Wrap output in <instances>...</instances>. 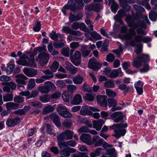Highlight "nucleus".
Masks as SVG:
<instances>
[{
  "label": "nucleus",
  "mask_w": 157,
  "mask_h": 157,
  "mask_svg": "<svg viewBox=\"0 0 157 157\" xmlns=\"http://www.w3.org/2000/svg\"><path fill=\"white\" fill-rule=\"evenodd\" d=\"M19 106V104L13 102H9L6 104V107L8 110L16 109Z\"/></svg>",
  "instance_id": "b1692460"
},
{
  "label": "nucleus",
  "mask_w": 157,
  "mask_h": 157,
  "mask_svg": "<svg viewBox=\"0 0 157 157\" xmlns=\"http://www.w3.org/2000/svg\"><path fill=\"white\" fill-rule=\"evenodd\" d=\"M62 31L63 33H68L76 36H80L82 35V33L79 31L74 30L70 27L67 26H63Z\"/></svg>",
  "instance_id": "f8f14e48"
},
{
  "label": "nucleus",
  "mask_w": 157,
  "mask_h": 157,
  "mask_svg": "<svg viewBox=\"0 0 157 157\" xmlns=\"http://www.w3.org/2000/svg\"><path fill=\"white\" fill-rule=\"evenodd\" d=\"M15 78H16L15 81L17 83V87L18 88L24 87V85L26 84V80L28 78L23 74H20L15 75Z\"/></svg>",
  "instance_id": "1a4fd4ad"
},
{
  "label": "nucleus",
  "mask_w": 157,
  "mask_h": 157,
  "mask_svg": "<svg viewBox=\"0 0 157 157\" xmlns=\"http://www.w3.org/2000/svg\"><path fill=\"white\" fill-rule=\"evenodd\" d=\"M88 67L90 69L97 71L100 69L101 65L99 63L96 61L95 58H92L89 61Z\"/></svg>",
  "instance_id": "ddd939ff"
},
{
  "label": "nucleus",
  "mask_w": 157,
  "mask_h": 157,
  "mask_svg": "<svg viewBox=\"0 0 157 157\" xmlns=\"http://www.w3.org/2000/svg\"><path fill=\"white\" fill-rule=\"evenodd\" d=\"M82 102L81 96L79 94H77L75 95L71 102L74 105H78Z\"/></svg>",
  "instance_id": "5701e85b"
},
{
  "label": "nucleus",
  "mask_w": 157,
  "mask_h": 157,
  "mask_svg": "<svg viewBox=\"0 0 157 157\" xmlns=\"http://www.w3.org/2000/svg\"><path fill=\"white\" fill-rule=\"evenodd\" d=\"M134 40H131L129 43V44L132 47L136 46V43H140L143 42L147 43L151 41V39L148 36L143 37L140 35H137L134 36Z\"/></svg>",
  "instance_id": "423d86ee"
},
{
  "label": "nucleus",
  "mask_w": 157,
  "mask_h": 157,
  "mask_svg": "<svg viewBox=\"0 0 157 157\" xmlns=\"http://www.w3.org/2000/svg\"><path fill=\"white\" fill-rule=\"evenodd\" d=\"M49 37L55 41L62 42L63 40V38L64 37V36L63 34L59 33H56V31H53L49 35Z\"/></svg>",
  "instance_id": "9b49d317"
},
{
  "label": "nucleus",
  "mask_w": 157,
  "mask_h": 157,
  "mask_svg": "<svg viewBox=\"0 0 157 157\" xmlns=\"http://www.w3.org/2000/svg\"><path fill=\"white\" fill-rule=\"evenodd\" d=\"M100 138L98 136H94L93 137V141L95 142L94 145L95 147H98L101 146L103 143V139Z\"/></svg>",
  "instance_id": "4be33fe9"
},
{
  "label": "nucleus",
  "mask_w": 157,
  "mask_h": 157,
  "mask_svg": "<svg viewBox=\"0 0 157 157\" xmlns=\"http://www.w3.org/2000/svg\"><path fill=\"white\" fill-rule=\"evenodd\" d=\"M59 63L56 61H55L50 66V68L52 71L55 72L59 67Z\"/></svg>",
  "instance_id": "e433bc0d"
},
{
  "label": "nucleus",
  "mask_w": 157,
  "mask_h": 157,
  "mask_svg": "<svg viewBox=\"0 0 157 157\" xmlns=\"http://www.w3.org/2000/svg\"><path fill=\"white\" fill-rule=\"evenodd\" d=\"M80 140L88 145L91 144V135L88 134H82L80 137Z\"/></svg>",
  "instance_id": "f3484780"
},
{
  "label": "nucleus",
  "mask_w": 157,
  "mask_h": 157,
  "mask_svg": "<svg viewBox=\"0 0 157 157\" xmlns=\"http://www.w3.org/2000/svg\"><path fill=\"white\" fill-rule=\"evenodd\" d=\"M79 29L85 32L89 33L90 32L89 29L83 23H79Z\"/></svg>",
  "instance_id": "09e8293b"
},
{
  "label": "nucleus",
  "mask_w": 157,
  "mask_h": 157,
  "mask_svg": "<svg viewBox=\"0 0 157 157\" xmlns=\"http://www.w3.org/2000/svg\"><path fill=\"white\" fill-rule=\"evenodd\" d=\"M150 60L148 55L142 54L139 55L136 59L132 61V65L134 67L138 68L141 66L143 63L149 62Z\"/></svg>",
  "instance_id": "39448f33"
},
{
  "label": "nucleus",
  "mask_w": 157,
  "mask_h": 157,
  "mask_svg": "<svg viewBox=\"0 0 157 157\" xmlns=\"http://www.w3.org/2000/svg\"><path fill=\"white\" fill-rule=\"evenodd\" d=\"M13 113L15 114L18 115L20 116L24 115L25 114V112L22 109H18L13 112Z\"/></svg>",
  "instance_id": "e2e57ef3"
},
{
  "label": "nucleus",
  "mask_w": 157,
  "mask_h": 157,
  "mask_svg": "<svg viewBox=\"0 0 157 157\" xmlns=\"http://www.w3.org/2000/svg\"><path fill=\"white\" fill-rule=\"evenodd\" d=\"M54 109V107L50 105H48L44 108L43 109L42 113L43 114H46L52 112Z\"/></svg>",
  "instance_id": "cd10ccee"
},
{
  "label": "nucleus",
  "mask_w": 157,
  "mask_h": 157,
  "mask_svg": "<svg viewBox=\"0 0 157 157\" xmlns=\"http://www.w3.org/2000/svg\"><path fill=\"white\" fill-rule=\"evenodd\" d=\"M50 58L49 54L47 53H42L38 56V60L41 66H44L48 62Z\"/></svg>",
  "instance_id": "6e6552de"
},
{
  "label": "nucleus",
  "mask_w": 157,
  "mask_h": 157,
  "mask_svg": "<svg viewBox=\"0 0 157 157\" xmlns=\"http://www.w3.org/2000/svg\"><path fill=\"white\" fill-rule=\"evenodd\" d=\"M121 6L122 7L124 10L126 12H129L130 10V6L125 2H122L121 3Z\"/></svg>",
  "instance_id": "72a5a7b5"
},
{
  "label": "nucleus",
  "mask_w": 157,
  "mask_h": 157,
  "mask_svg": "<svg viewBox=\"0 0 157 157\" xmlns=\"http://www.w3.org/2000/svg\"><path fill=\"white\" fill-rule=\"evenodd\" d=\"M128 127L126 123H123V122L120 124H114L110 128V129L114 130L115 134L113 136L118 139L121 136H124L126 132V130L123 128Z\"/></svg>",
  "instance_id": "20e7f679"
},
{
  "label": "nucleus",
  "mask_w": 157,
  "mask_h": 157,
  "mask_svg": "<svg viewBox=\"0 0 157 157\" xmlns=\"http://www.w3.org/2000/svg\"><path fill=\"white\" fill-rule=\"evenodd\" d=\"M55 42L53 44L54 47L56 48H60L65 46V43L63 42Z\"/></svg>",
  "instance_id": "864d4df0"
},
{
  "label": "nucleus",
  "mask_w": 157,
  "mask_h": 157,
  "mask_svg": "<svg viewBox=\"0 0 157 157\" xmlns=\"http://www.w3.org/2000/svg\"><path fill=\"white\" fill-rule=\"evenodd\" d=\"M106 95H98L97 96V101L98 103H100L105 99H107Z\"/></svg>",
  "instance_id": "052dcab7"
},
{
  "label": "nucleus",
  "mask_w": 157,
  "mask_h": 157,
  "mask_svg": "<svg viewBox=\"0 0 157 157\" xmlns=\"http://www.w3.org/2000/svg\"><path fill=\"white\" fill-rule=\"evenodd\" d=\"M72 124V122L71 120H65L63 123V127L66 128H69Z\"/></svg>",
  "instance_id": "de8ad7c7"
},
{
  "label": "nucleus",
  "mask_w": 157,
  "mask_h": 157,
  "mask_svg": "<svg viewBox=\"0 0 157 157\" xmlns=\"http://www.w3.org/2000/svg\"><path fill=\"white\" fill-rule=\"evenodd\" d=\"M76 143L75 141L71 140L63 142H59L58 143V145L60 148L62 149L64 147H67L68 146L74 147L76 145Z\"/></svg>",
  "instance_id": "2eb2a0df"
},
{
  "label": "nucleus",
  "mask_w": 157,
  "mask_h": 157,
  "mask_svg": "<svg viewBox=\"0 0 157 157\" xmlns=\"http://www.w3.org/2000/svg\"><path fill=\"white\" fill-rule=\"evenodd\" d=\"M61 94V92L59 91L56 92L51 95V98L52 99H58L60 97Z\"/></svg>",
  "instance_id": "680f3d73"
},
{
  "label": "nucleus",
  "mask_w": 157,
  "mask_h": 157,
  "mask_svg": "<svg viewBox=\"0 0 157 157\" xmlns=\"http://www.w3.org/2000/svg\"><path fill=\"white\" fill-rule=\"evenodd\" d=\"M124 117L123 114L121 112H119L117 116L114 120V121L116 123H118L123 120Z\"/></svg>",
  "instance_id": "49530a36"
},
{
  "label": "nucleus",
  "mask_w": 157,
  "mask_h": 157,
  "mask_svg": "<svg viewBox=\"0 0 157 157\" xmlns=\"http://www.w3.org/2000/svg\"><path fill=\"white\" fill-rule=\"evenodd\" d=\"M69 21L71 23H72L74 21H78L76 15L73 14L71 13L69 17Z\"/></svg>",
  "instance_id": "13d9d810"
},
{
  "label": "nucleus",
  "mask_w": 157,
  "mask_h": 157,
  "mask_svg": "<svg viewBox=\"0 0 157 157\" xmlns=\"http://www.w3.org/2000/svg\"><path fill=\"white\" fill-rule=\"evenodd\" d=\"M106 94L109 97H114L117 95L116 92L112 91L111 89H107L106 90Z\"/></svg>",
  "instance_id": "a19ab883"
},
{
  "label": "nucleus",
  "mask_w": 157,
  "mask_h": 157,
  "mask_svg": "<svg viewBox=\"0 0 157 157\" xmlns=\"http://www.w3.org/2000/svg\"><path fill=\"white\" fill-rule=\"evenodd\" d=\"M83 80V77L80 75L74 77L73 79V81L75 84L79 85L81 84Z\"/></svg>",
  "instance_id": "bb28decb"
},
{
  "label": "nucleus",
  "mask_w": 157,
  "mask_h": 157,
  "mask_svg": "<svg viewBox=\"0 0 157 157\" xmlns=\"http://www.w3.org/2000/svg\"><path fill=\"white\" fill-rule=\"evenodd\" d=\"M51 120L52 121L57 127H60L61 124L60 122L59 119L57 114L52 113L49 116Z\"/></svg>",
  "instance_id": "6ab92c4d"
},
{
  "label": "nucleus",
  "mask_w": 157,
  "mask_h": 157,
  "mask_svg": "<svg viewBox=\"0 0 157 157\" xmlns=\"http://www.w3.org/2000/svg\"><path fill=\"white\" fill-rule=\"evenodd\" d=\"M23 71L26 75L29 77L35 76L37 73V70L33 68H29L27 67H25Z\"/></svg>",
  "instance_id": "dca6fc26"
},
{
  "label": "nucleus",
  "mask_w": 157,
  "mask_h": 157,
  "mask_svg": "<svg viewBox=\"0 0 157 157\" xmlns=\"http://www.w3.org/2000/svg\"><path fill=\"white\" fill-rule=\"evenodd\" d=\"M137 14V15L138 16V17H137V18L140 19H142L143 20V21H143L145 25V22L148 24H149V21L147 16L144 15L142 14Z\"/></svg>",
  "instance_id": "4c0bfd02"
},
{
  "label": "nucleus",
  "mask_w": 157,
  "mask_h": 157,
  "mask_svg": "<svg viewBox=\"0 0 157 157\" xmlns=\"http://www.w3.org/2000/svg\"><path fill=\"white\" fill-rule=\"evenodd\" d=\"M118 76V72L117 70L114 69L113 70L110 74L109 75V77L111 78H115L117 77Z\"/></svg>",
  "instance_id": "338daca9"
},
{
  "label": "nucleus",
  "mask_w": 157,
  "mask_h": 157,
  "mask_svg": "<svg viewBox=\"0 0 157 157\" xmlns=\"http://www.w3.org/2000/svg\"><path fill=\"white\" fill-rule=\"evenodd\" d=\"M71 61L75 66H78L81 63V59L75 58L73 56H70Z\"/></svg>",
  "instance_id": "473e14b6"
},
{
  "label": "nucleus",
  "mask_w": 157,
  "mask_h": 157,
  "mask_svg": "<svg viewBox=\"0 0 157 157\" xmlns=\"http://www.w3.org/2000/svg\"><path fill=\"white\" fill-rule=\"evenodd\" d=\"M50 96L46 94L40 97V100L43 103L47 102L50 101Z\"/></svg>",
  "instance_id": "2f4dec72"
},
{
  "label": "nucleus",
  "mask_w": 157,
  "mask_h": 157,
  "mask_svg": "<svg viewBox=\"0 0 157 157\" xmlns=\"http://www.w3.org/2000/svg\"><path fill=\"white\" fill-rule=\"evenodd\" d=\"M108 106L109 107H114L117 105V102L116 100L114 98H110L108 100Z\"/></svg>",
  "instance_id": "79ce46f5"
},
{
  "label": "nucleus",
  "mask_w": 157,
  "mask_h": 157,
  "mask_svg": "<svg viewBox=\"0 0 157 157\" xmlns=\"http://www.w3.org/2000/svg\"><path fill=\"white\" fill-rule=\"evenodd\" d=\"M70 96L68 92L67 91H64L62 94V97L63 101L66 102H68L69 101ZM71 97H72L71 95Z\"/></svg>",
  "instance_id": "c9c22d12"
},
{
  "label": "nucleus",
  "mask_w": 157,
  "mask_h": 157,
  "mask_svg": "<svg viewBox=\"0 0 157 157\" xmlns=\"http://www.w3.org/2000/svg\"><path fill=\"white\" fill-rule=\"evenodd\" d=\"M57 139L58 141L57 142L58 144L59 142H63V141L65 140L63 132L57 136Z\"/></svg>",
  "instance_id": "8fccbe9b"
},
{
  "label": "nucleus",
  "mask_w": 157,
  "mask_h": 157,
  "mask_svg": "<svg viewBox=\"0 0 157 157\" xmlns=\"http://www.w3.org/2000/svg\"><path fill=\"white\" fill-rule=\"evenodd\" d=\"M15 67V65L14 64H9L6 68L7 72L9 74H10L13 71Z\"/></svg>",
  "instance_id": "603ef678"
},
{
  "label": "nucleus",
  "mask_w": 157,
  "mask_h": 157,
  "mask_svg": "<svg viewBox=\"0 0 157 157\" xmlns=\"http://www.w3.org/2000/svg\"><path fill=\"white\" fill-rule=\"evenodd\" d=\"M56 109L59 115L63 117L71 118L72 116L71 113L68 111V109L62 104L59 105Z\"/></svg>",
  "instance_id": "0eeeda50"
},
{
  "label": "nucleus",
  "mask_w": 157,
  "mask_h": 157,
  "mask_svg": "<svg viewBox=\"0 0 157 157\" xmlns=\"http://www.w3.org/2000/svg\"><path fill=\"white\" fill-rule=\"evenodd\" d=\"M43 72L45 74V75L42 76V78L48 79L52 78L53 77V74L52 72L49 70L43 71Z\"/></svg>",
  "instance_id": "c756f323"
},
{
  "label": "nucleus",
  "mask_w": 157,
  "mask_h": 157,
  "mask_svg": "<svg viewBox=\"0 0 157 157\" xmlns=\"http://www.w3.org/2000/svg\"><path fill=\"white\" fill-rule=\"evenodd\" d=\"M133 7L136 11V17H138L137 13L142 14L141 13H143L145 11L144 9L139 5L135 4L133 5Z\"/></svg>",
  "instance_id": "393cba45"
},
{
  "label": "nucleus",
  "mask_w": 157,
  "mask_h": 157,
  "mask_svg": "<svg viewBox=\"0 0 157 157\" xmlns=\"http://www.w3.org/2000/svg\"><path fill=\"white\" fill-rule=\"evenodd\" d=\"M30 105L35 108H41L42 104L38 101H33L30 103Z\"/></svg>",
  "instance_id": "ea45409f"
},
{
  "label": "nucleus",
  "mask_w": 157,
  "mask_h": 157,
  "mask_svg": "<svg viewBox=\"0 0 157 157\" xmlns=\"http://www.w3.org/2000/svg\"><path fill=\"white\" fill-rule=\"evenodd\" d=\"M36 55L33 52H27L22 56L23 59H21L17 61V63L24 66L36 67V65L34 59V56Z\"/></svg>",
  "instance_id": "7ed1b4c3"
},
{
  "label": "nucleus",
  "mask_w": 157,
  "mask_h": 157,
  "mask_svg": "<svg viewBox=\"0 0 157 157\" xmlns=\"http://www.w3.org/2000/svg\"><path fill=\"white\" fill-rule=\"evenodd\" d=\"M13 95L11 94H6L3 97V100L4 101L7 102L13 100Z\"/></svg>",
  "instance_id": "58836bf2"
},
{
  "label": "nucleus",
  "mask_w": 157,
  "mask_h": 157,
  "mask_svg": "<svg viewBox=\"0 0 157 157\" xmlns=\"http://www.w3.org/2000/svg\"><path fill=\"white\" fill-rule=\"evenodd\" d=\"M103 150V149L101 147L97 148L95 151L91 152L90 154V156L91 157H95L100 155L101 151Z\"/></svg>",
  "instance_id": "7c9ffc66"
},
{
  "label": "nucleus",
  "mask_w": 157,
  "mask_h": 157,
  "mask_svg": "<svg viewBox=\"0 0 157 157\" xmlns=\"http://www.w3.org/2000/svg\"><path fill=\"white\" fill-rule=\"evenodd\" d=\"M104 86L107 88H113L115 87L114 82L112 80H109L105 82L104 83Z\"/></svg>",
  "instance_id": "37998d69"
},
{
  "label": "nucleus",
  "mask_w": 157,
  "mask_h": 157,
  "mask_svg": "<svg viewBox=\"0 0 157 157\" xmlns=\"http://www.w3.org/2000/svg\"><path fill=\"white\" fill-rule=\"evenodd\" d=\"M63 133L65 140H68L72 139L74 134L73 132L67 130L63 132Z\"/></svg>",
  "instance_id": "a878e982"
},
{
  "label": "nucleus",
  "mask_w": 157,
  "mask_h": 157,
  "mask_svg": "<svg viewBox=\"0 0 157 157\" xmlns=\"http://www.w3.org/2000/svg\"><path fill=\"white\" fill-rule=\"evenodd\" d=\"M85 22L86 25L88 26V27L90 28V30L91 31L93 30V23L91 22L90 20L89 19L86 20Z\"/></svg>",
  "instance_id": "69168bd1"
},
{
  "label": "nucleus",
  "mask_w": 157,
  "mask_h": 157,
  "mask_svg": "<svg viewBox=\"0 0 157 157\" xmlns=\"http://www.w3.org/2000/svg\"><path fill=\"white\" fill-rule=\"evenodd\" d=\"M90 34L91 36L94 39L97 40L101 39V35L95 31L90 32Z\"/></svg>",
  "instance_id": "f704fd0d"
},
{
  "label": "nucleus",
  "mask_w": 157,
  "mask_h": 157,
  "mask_svg": "<svg viewBox=\"0 0 157 157\" xmlns=\"http://www.w3.org/2000/svg\"><path fill=\"white\" fill-rule=\"evenodd\" d=\"M13 101L16 103H21L24 102V100L23 97L19 96H16L14 97Z\"/></svg>",
  "instance_id": "3c124183"
},
{
  "label": "nucleus",
  "mask_w": 157,
  "mask_h": 157,
  "mask_svg": "<svg viewBox=\"0 0 157 157\" xmlns=\"http://www.w3.org/2000/svg\"><path fill=\"white\" fill-rule=\"evenodd\" d=\"M66 66L65 67L67 70L71 72L72 74H75L78 71V68L74 66L71 63L67 62L65 63Z\"/></svg>",
  "instance_id": "a211bd4d"
},
{
  "label": "nucleus",
  "mask_w": 157,
  "mask_h": 157,
  "mask_svg": "<svg viewBox=\"0 0 157 157\" xmlns=\"http://www.w3.org/2000/svg\"><path fill=\"white\" fill-rule=\"evenodd\" d=\"M125 19L128 26L132 28L129 29V33H127L124 36V37L125 40H128L136 34L135 29L139 27H143L144 26V24L141 20H139L137 22H134V21L132 19V17L130 15L127 16Z\"/></svg>",
  "instance_id": "f257e3e1"
},
{
  "label": "nucleus",
  "mask_w": 157,
  "mask_h": 157,
  "mask_svg": "<svg viewBox=\"0 0 157 157\" xmlns=\"http://www.w3.org/2000/svg\"><path fill=\"white\" fill-rule=\"evenodd\" d=\"M93 123V127L95 128L97 131H100L104 123V121L102 119H100L98 121H94Z\"/></svg>",
  "instance_id": "aec40b11"
},
{
  "label": "nucleus",
  "mask_w": 157,
  "mask_h": 157,
  "mask_svg": "<svg viewBox=\"0 0 157 157\" xmlns=\"http://www.w3.org/2000/svg\"><path fill=\"white\" fill-rule=\"evenodd\" d=\"M115 150L114 148L108 149L106 151V154L107 155H113L114 157L116 156V153H115Z\"/></svg>",
  "instance_id": "5fc2aeb1"
},
{
  "label": "nucleus",
  "mask_w": 157,
  "mask_h": 157,
  "mask_svg": "<svg viewBox=\"0 0 157 157\" xmlns=\"http://www.w3.org/2000/svg\"><path fill=\"white\" fill-rule=\"evenodd\" d=\"M102 7V6L99 3H91L87 6L86 9L89 11H94L98 13L101 11Z\"/></svg>",
  "instance_id": "9d476101"
},
{
  "label": "nucleus",
  "mask_w": 157,
  "mask_h": 157,
  "mask_svg": "<svg viewBox=\"0 0 157 157\" xmlns=\"http://www.w3.org/2000/svg\"><path fill=\"white\" fill-rule=\"evenodd\" d=\"M118 5L115 2L111 5V8L112 11L114 13H115L118 10Z\"/></svg>",
  "instance_id": "774afa93"
},
{
  "label": "nucleus",
  "mask_w": 157,
  "mask_h": 157,
  "mask_svg": "<svg viewBox=\"0 0 157 157\" xmlns=\"http://www.w3.org/2000/svg\"><path fill=\"white\" fill-rule=\"evenodd\" d=\"M20 122L21 119L18 117L14 118H10L6 121V125L9 127H13L19 124Z\"/></svg>",
  "instance_id": "4468645a"
},
{
  "label": "nucleus",
  "mask_w": 157,
  "mask_h": 157,
  "mask_svg": "<svg viewBox=\"0 0 157 157\" xmlns=\"http://www.w3.org/2000/svg\"><path fill=\"white\" fill-rule=\"evenodd\" d=\"M145 25L144 24V26L143 27H139L138 28H140L137 29L136 32L138 34H141L142 35H145L147 34V32L144 30L143 28H144L145 27Z\"/></svg>",
  "instance_id": "bf43d9fd"
},
{
  "label": "nucleus",
  "mask_w": 157,
  "mask_h": 157,
  "mask_svg": "<svg viewBox=\"0 0 157 157\" xmlns=\"http://www.w3.org/2000/svg\"><path fill=\"white\" fill-rule=\"evenodd\" d=\"M84 97L86 100L90 101H92L94 99V95L91 94H86Z\"/></svg>",
  "instance_id": "4d7b16f0"
},
{
  "label": "nucleus",
  "mask_w": 157,
  "mask_h": 157,
  "mask_svg": "<svg viewBox=\"0 0 157 157\" xmlns=\"http://www.w3.org/2000/svg\"><path fill=\"white\" fill-rule=\"evenodd\" d=\"M75 150L70 147H66L64 148L61 151V154L64 156H69L70 153H74Z\"/></svg>",
  "instance_id": "412c9836"
},
{
  "label": "nucleus",
  "mask_w": 157,
  "mask_h": 157,
  "mask_svg": "<svg viewBox=\"0 0 157 157\" xmlns=\"http://www.w3.org/2000/svg\"><path fill=\"white\" fill-rule=\"evenodd\" d=\"M150 19L152 21H155L157 18V13L154 11H151L149 13Z\"/></svg>",
  "instance_id": "a18cd8bd"
},
{
  "label": "nucleus",
  "mask_w": 157,
  "mask_h": 157,
  "mask_svg": "<svg viewBox=\"0 0 157 157\" xmlns=\"http://www.w3.org/2000/svg\"><path fill=\"white\" fill-rule=\"evenodd\" d=\"M70 49L69 48H63L61 51L62 54L65 56L68 57L69 56Z\"/></svg>",
  "instance_id": "6e6d98bb"
},
{
  "label": "nucleus",
  "mask_w": 157,
  "mask_h": 157,
  "mask_svg": "<svg viewBox=\"0 0 157 157\" xmlns=\"http://www.w3.org/2000/svg\"><path fill=\"white\" fill-rule=\"evenodd\" d=\"M77 87L75 85H69L67 86V90L72 93H74V90L77 89Z\"/></svg>",
  "instance_id": "0e129e2a"
},
{
  "label": "nucleus",
  "mask_w": 157,
  "mask_h": 157,
  "mask_svg": "<svg viewBox=\"0 0 157 157\" xmlns=\"http://www.w3.org/2000/svg\"><path fill=\"white\" fill-rule=\"evenodd\" d=\"M35 84V79L33 78H30L27 86L28 89L30 90L33 88Z\"/></svg>",
  "instance_id": "c03bdc74"
},
{
  "label": "nucleus",
  "mask_w": 157,
  "mask_h": 157,
  "mask_svg": "<svg viewBox=\"0 0 157 157\" xmlns=\"http://www.w3.org/2000/svg\"><path fill=\"white\" fill-rule=\"evenodd\" d=\"M80 113L81 115H90L91 112L88 109V106L86 105L82 107L80 111Z\"/></svg>",
  "instance_id": "c85d7f7f"
},
{
  "label": "nucleus",
  "mask_w": 157,
  "mask_h": 157,
  "mask_svg": "<svg viewBox=\"0 0 157 157\" xmlns=\"http://www.w3.org/2000/svg\"><path fill=\"white\" fill-rule=\"evenodd\" d=\"M84 5L82 0H69L67 4L62 8V11L64 14L66 15V10L70 9L75 12L77 10L82 9Z\"/></svg>",
  "instance_id": "f03ea898"
}]
</instances>
